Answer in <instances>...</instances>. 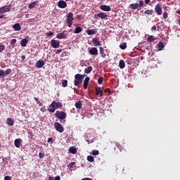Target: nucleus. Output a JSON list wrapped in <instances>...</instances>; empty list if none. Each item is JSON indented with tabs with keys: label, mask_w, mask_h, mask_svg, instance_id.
<instances>
[{
	"label": "nucleus",
	"mask_w": 180,
	"mask_h": 180,
	"mask_svg": "<svg viewBox=\"0 0 180 180\" xmlns=\"http://www.w3.org/2000/svg\"><path fill=\"white\" fill-rule=\"evenodd\" d=\"M81 32H82V28L78 26L75 27L74 33H75L76 34H78V33H81Z\"/></svg>",
	"instance_id": "32"
},
{
	"label": "nucleus",
	"mask_w": 180,
	"mask_h": 180,
	"mask_svg": "<svg viewBox=\"0 0 180 180\" xmlns=\"http://www.w3.org/2000/svg\"><path fill=\"white\" fill-rule=\"evenodd\" d=\"M44 65V60H39L37 62L35 66L37 68H41Z\"/></svg>",
	"instance_id": "15"
},
{
	"label": "nucleus",
	"mask_w": 180,
	"mask_h": 180,
	"mask_svg": "<svg viewBox=\"0 0 180 180\" xmlns=\"http://www.w3.org/2000/svg\"><path fill=\"white\" fill-rule=\"evenodd\" d=\"M39 158H44V153H41V152H40L39 153Z\"/></svg>",
	"instance_id": "48"
},
{
	"label": "nucleus",
	"mask_w": 180,
	"mask_h": 180,
	"mask_svg": "<svg viewBox=\"0 0 180 180\" xmlns=\"http://www.w3.org/2000/svg\"><path fill=\"white\" fill-rule=\"evenodd\" d=\"M63 107V103L60 102H56L53 101L51 104L49 105V108H48L49 112L51 113H54L56 112V109H60V108Z\"/></svg>",
	"instance_id": "1"
},
{
	"label": "nucleus",
	"mask_w": 180,
	"mask_h": 180,
	"mask_svg": "<svg viewBox=\"0 0 180 180\" xmlns=\"http://www.w3.org/2000/svg\"><path fill=\"white\" fill-rule=\"evenodd\" d=\"M73 20H74V14L70 12L69 13H68L67 19H66L67 25L69 27H72V21Z\"/></svg>",
	"instance_id": "2"
},
{
	"label": "nucleus",
	"mask_w": 180,
	"mask_h": 180,
	"mask_svg": "<svg viewBox=\"0 0 180 180\" xmlns=\"http://www.w3.org/2000/svg\"><path fill=\"white\" fill-rule=\"evenodd\" d=\"M139 6H140V8H141L142 6H144V1L141 0L139 1Z\"/></svg>",
	"instance_id": "45"
},
{
	"label": "nucleus",
	"mask_w": 180,
	"mask_h": 180,
	"mask_svg": "<svg viewBox=\"0 0 180 180\" xmlns=\"http://www.w3.org/2000/svg\"><path fill=\"white\" fill-rule=\"evenodd\" d=\"M11 176H6L5 177H4V180H11Z\"/></svg>",
	"instance_id": "51"
},
{
	"label": "nucleus",
	"mask_w": 180,
	"mask_h": 180,
	"mask_svg": "<svg viewBox=\"0 0 180 180\" xmlns=\"http://www.w3.org/2000/svg\"><path fill=\"white\" fill-rule=\"evenodd\" d=\"M119 67L121 69H123V68H124V67H126V63H124V60H120Z\"/></svg>",
	"instance_id": "28"
},
{
	"label": "nucleus",
	"mask_w": 180,
	"mask_h": 180,
	"mask_svg": "<svg viewBox=\"0 0 180 180\" xmlns=\"http://www.w3.org/2000/svg\"><path fill=\"white\" fill-rule=\"evenodd\" d=\"M86 32L89 36H92L94 34H96V33H98V30H96V29L88 30Z\"/></svg>",
	"instance_id": "14"
},
{
	"label": "nucleus",
	"mask_w": 180,
	"mask_h": 180,
	"mask_svg": "<svg viewBox=\"0 0 180 180\" xmlns=\"http://www.w3.org/2000/svg\"><path fill=\"white\" fill-rule=\"evenodd\" d=\"M81 76H82V79H84V78H85V77H86V75H81Z\"/></svg>",
	"instance_id": "62"
},
{
	"label": "nucleus",
	"mask_w": 180,
	"mask_h": 180,
	"mask_svg": "<svg viewBox=\"0 0 180 180\" xmlns=\"http://www.w3.org/2000/svg\"><path fill=\"white\" fill-rule=\"evenodd\" d=\"M0 78H5V71L0 69Z\"/></svg>",
	"instance_id": "39"
},
{
	"label": "nucleus",
	"mask_w": 180,
	"mask_h": 180,
	"mask_svg": "<svg viewBox=\"0 0 180 180\" xmlns=\"http://www.w3.org/2000/svg\"><path fill=\"white\" fill-rule=\"evenodd\" d=\"M48 143H53V138H49V139H48Z\"/></svg>",
	"instance_id": "52"
},
{
	"label": "nucleus",
	"mask_w": 180,
	"mask_h": 180,
	"mask_svg": "<svg viewBox=\"0 0 180 180\" xmlns=\"http://www.w3.org/2000/svg\"><path fill=\"white\" fill-rule=\"evenodd\" d=\"M94 141H95L94 139L86 140V142L88 143V144H91V143H94Z\"/></svg>",
	"instance_id": "50"
},
{
	"label": "nucleus",
	"mask_w": 180,
	"mask_h": 180,
	"mask_svg": "<svg viewBox=\"0 0 180 180\" xmlns=\"http://www.w3.org/2000/svg\"><path fill=\"white\" fill-rule=\"evenodd\" d=\"M146 15L148 16H151L152 15H154V10L150 9V10H146L145 11Z\"/></svg>",
	"instance_id": "29"
},
{
	"label": "nucleus",
	"mask_w": 180,
	"mask_h": 180,
	"mask_svg": "<svg viewBox=\"0 0 180 180\" xmlns=\"http://www.w3.org/2000/svg\"><path fill=\"white\" fill-rule=\"evenodd\" d=\"M92 155H99V150H93L91 152Z\"/></svg>",
	"instance_id": "41"
},
{
	"label": "nucleus",
	"mask_w": 180,
	"mask_h": 180,
	"mask_svg": "<svg viewBox=\"0 0 180 180\" xmlns=\"http://www.w3.org/2000/svg\"><path fill=\"white\" fill-rule=\"evenodd\" d=\"M29 40L27 39H22L20 41V45L22 47H26V44H27Z\"/></svg>",
	"instance_id": "23"
},
{
	"label": "nucleus",
	"mask_w": 180,
	"mask_h": 180,
	"mask_svg": "<svg viewBox=\"0 0 180 180\" xmlns=\"http://www.w3.org/2000/svg\"><path fill=\"white\" fill-rule=\"evenodd\" d=\"M151 0H145V4H146V5H148V4H150V1Z\"/></svg>",
	"instance_id": "58"
},
{
	"label": "nucleus",
	"mask_w": 180,
	"mask_h": 180,
	"mask_svg": "<svg viewBox=\"0 0 180 180\" xmlns=\"http://www.w3.org/2000/svg\"><path fill=\"white\" fill-rule=\"evenodd\" d=\"M67 85H68V80H67V79L62 80V86L63 88H65V86H67Z\"/></svg>",
	"instance_id": "36"
},
{
	"label": "nucleus",
	"mask_w": 180,
	"mask_h": 180,
	"mask_svg": "<svg viewBox=\"0 0 180 180\" xmlns=\"http://www.w3.org/2000/svg\"><path fill=\"white\" fill-rule=\"evenodd\" d=\"M164 47H165V45H164L162 42L160 41L158 44V49L159 51H161V50H162Z\"/></svg>",
	"instance_id": "27"
},
{
	"label": "nucleus",
	"mask_w": 180,
	"mask_h": 180,
	"mask_svg": "<svg viewBox=\"0 0 180 180\" xmlns=\"http://www.w3.org/2000/svg\"><path fill=\"white\" fill-rule=\"evenodd\" d=\"M102 82H103V77H100L98 79V84H99V85H102Z\"/></svg>",
	"instance_id": "42"
},
{
	"label": "nucleus",
	"mask_w": 180,
	"mask_h": 180,
	"mask_svg": "<svg viewBox=\"0 0 180 180\" xmlns=\"http://www.w3.org/2000/svg\"><path fill=\"white\" fill-rule=\"evenodd\" d=\"M49 180H54V178H53L52 176H49Z\"/></svg>",
	"instance_id": "63"
},
{
	"label": "nucleus",
	"mask_w": 180,
	"mask_h": 180,
	"mask_svg": "<svg viewBox=\"0 0 180 180\" xmlns=\"http://www.w3.org/2000/svg\"><path fill=\"white\" fill-rule=\"evenodd\" d=\"M5 50V45L0 46V53H2Z\"/></svg>",
	"instance_id": "47"
},
{
	"label": "nucleus",
	"mask_w": 180,
	"mask_h": 180,
	"mask_svg": "<svg viewBox=\"0 0 180 180\" xmlns=\"http://www.w3.org/2000/svg\"><path fill=\"white\" fill-rule=\"evenodd\" d=\"M82 180H92V179L86 177V178L82 179Z\"/></svg>",
	"instance_id": "60"
},
{
	"label": "nucleus",
	"mask_w": 180,
	"mask_h": 180,
	"mask_svg": "<svg viewBox=\"0 0 180 180\" xmlns=\"http://www.w3.org/2000/svg\"><path fill=\"white\" fill-rule=\"evenodd\" d=\"M12 72V70L11 69H7L6 72H4V78L6 77V75H9Z\"/></svg>",
	"instance_id": "38"
},
{
	"label": "nucleus",
	"mask_w": 180,
	"mask_h": 180,
	"mask_svg": "<svg viewBox=\"0 0 180 180\" xmlns=\"http://www.w3.org/2000/svg\"><path fill=\"white\" fill-rule=\"evenodd\" d=\"M54 180H61V178L60 177V176H57L55 177Z\"/></svg>",
	"instance_id": "55"
},
{
	"label": "nucleus",
	"mask_w": 180,
	"mask_h": 180,
	"mask_svg": "<svg viewBox=\"0 0 180 180\" xmlns=\"http://www.w3.org/2000/svg\"><path fill=\"white\" fill-rule=\"evenodd\" d=\"M61 51H63V49H58L56 51V54H60V53H61Z\"/></svg>",
	"instance_id": "54"
},
{
	"label": "nucleus",
	"mask_w": 180,
	"mask_h": 180,
	"mask_svg": "<svg viewBox=\"0 0 180 180\" xmlns=\"http://www.w3.org/2000/svg\"><path fill=\"white\" fill-rule=\"evenodd\" d=\"M58 8H60L61 9H65V7L67 6V2H65L63 0H60L58 2Z\"/></svg>",
	"instance_id": "10"
},
{
	"label": "nucleus",
	"mask_w": 180,
	"mask_h": 180,
	"mask_svg": "<svg viewBox=\"0 0 180 180\" xmlns=\"http://www.w3.org/2000/svg\"><path fill=\"white\" fill-rule=\"evenodd\" d=\"M75 106L76 109H78L79 110L82 108V103L81 102V101H79L75 103Z\"/></svg>",
	"instance_id": "20"
},
{
	"label": "nucleus",
	"mask_w": 180,
	"mask_h": 180,
	"mask_svg": "<svg viewBox=\"0 0 180 180\" xmlns=\"http://www.w3.org/2000/svg\"><path fill=\"white\" fill-rule=\"evenodd\" d=\"M26 57L25 56H21V60L22 61H25Z\"/></svg>",
	"instance_id": "56"
},
{
	"label": "nucleus",
	"mask_w": 180,
	"mask_h": 180,
	"mask_svg": "<svg viewBox=\"0 0 180 180\" xmlns=\"http://www.w3.org/2000/svg\"><path fill=\"white\" fill-rule=\"evenodd\" d=\"M74 91L75 92H76V94H78V89H77V88L74 87Z\"/></svg>",
	"instance_id": "61"
},
{
	"label": "nucleus",
	"mask_w": 180,
	"mask_h": 180,
	"mask_svg": "<svg viewBox=\"0 0 180 180\" xmlns=\"http://www.w3.org/2000/svg\"><path fill=\"white\" fill-rule=\"evenodd\" d=\"M89 79H91V78H89V77H87L84 79V89H88V85L89 84Z\"/></svg>",
	"instance_id": "13"
},
{
	"label": "nucleus",
	"mask_w": 180,
	"mask_h": 180,
	"mask_svg": "<svg viewBox=\"0 0 180 180\" xmlns=\"http://www.w3.org/2000/svg\"><path fill=\"white\" fill-rule=\"evenodd\" d=\"M54 127L57 131L59 133H63L64 131V127L60 122H55Z\"/></svg>",
	"instance_id": "5"
},
{
	"label": "nucleus",
	"mask_w": 180,
	"mask_h": 180,
	"mask_svg": "<svg viewBox=\"0 0 180 180\" xmlns=\"http://www.w3.org/2000/svg\"><path fill=\"white\" fill-rule=\"evenodd\" d=\"M16 39H13L11 41V46H15V44H16Z\"/></svg>",
	"instance_id": "43"
},
{
	"label": "nucleus",
	"mask_w": 180,
	"mask_h": 180,
	"mask_svg": "<svg viewBox=\"0 0 180 180\" xmlns=\"http://www.w3.org/2000/svg\"><path fill=\"white\" fill-rule=\"evenodd\" d=\"M89 53L91 54V56H98V49L93 47L89 51Z\"/></svg>",
	"instance_id": "16"
},
{
	"label": "nucleus",
	"mask_w": 180,
	"mask_h": 180,
	"mask_svg": "<svg viewBox=\"0 0 180 180\" xmlns=\"http://www.w3.org/2000/svg\"><path fill=\"white\" fill-rule=\"evenodd\" d=\"M109 147L110 148H113L115 151H116V148H118L117 144L116 143V142H110L109 143Z\"/></svg>",
	"instance_id": "18"
},
{
	"label": "nucleus",
	"mask_w": 180,
	"mask_h": 180,
	"mask_svg": "<svg viewBox=\"0 0 180 180\" xmlns=\"http://www.w3.org/2000/svg\"><path fill=\"white\" fill-rule=\"evenodd\" d=\"M51 44L52 46L53 49H58V47H60V41H58L56 39H51Z\"/></svg>",
	"instance_id": "8"
},
{
	"label": "nucleus",
	"mask_w": 180,
	"mask_h": 180,
	"mask_svg": "<svg viewBox=\"0 0 180 180\" xmlns=\"http://www.w3.org/2000/svg\"><path fill=\"white\" fill-rule=\"evenodd\" d=\"M100 9H101V11H104L105 12H110V11L112 10L110 6L107 5H101L100 6Z\"/></svg>",
	"instance_id": "11"
},
{
	"label": "nucleus",
	"mask_w": 180,
	"mask_h": 180,
	"mask_svg": "<svg viewBox=\"0 0 180 180\" xmlns=\"http://www.w3.org/2000/svg\"><path fill=\"white\" fill-rule=\"evenodd\" d=\"M11 11V7L9 6H4L0 8V15L1 13H5Z\"/></svg>",
	"instance_id": "9"
},
{
	"label": "nucleus",
	"mask_w": 180,
	"mask_h": 180,
	"mask_svg": "<svg viewBox=\"0 0 180 180\" xmlns=\"http://www.w3.org/2000/svg\"><path fill=\"white\" fill-rule=\"evenodd\" d=\"M151 30H157V26L153 25V26L151 27Z\"/></svg>",
	"instance_id": "53"
},
{
	"label": "nucleus",
	"mask_w": 180,
	"mask_h": 180,
	"mask_svg": "<svg viewBox=\"0 0 180 180\" xmlns=\"http://www.w3.org/2000/svg\"><path fill=\"white\" fill-rule=\"evenodd\" d=\"M34 101H36V102H37V105H39V106H43V103L40 102L37 97H34Z\"/></svg>",
	"instance_id": "40"
},
{
	"label": "nucleus",
	"mask_w": 180,
	"mask_h": 180,
	"mask_svg": "<svg viewBox=\"0 0 180 180\" xmlns=\"http://www.w3.org/2000/svg\"><path fill=\"white\" fill-rule=\"evenodd\" d=\"M68 36V31H63L60 34H57L56 37L57 39H65Z\"/></svg>",
	"instance_id": "7"
},
{
	"label": "nucleus",
	"mask_w": 180,
	"mask_h": 180,
	"mask_svg": "<svg viewBox=\"0 0 180 180\" xmlns=\"http://www.w3.org/2000/svg\"><path fill=\"white\" fill-rule=\"evenodd\" d=\"M75 165V162H71L68 165V167H69V168H73Z\"/></svg>",
	"instance_id": "44"
},
{
	"label": "nucleus",
	"mask_w": 180,
	"mask_h": 180,
	"mask_svg": "<svg viewBox=\"0 0 180 180\" xmlns=\"http://www.w3.org/2000/svg\"><path fill=\"white\" fill-rule=\"evenodd\" d=\"M6 124L8 125V126H13L14 124V122L12 120V118H7L6 119Z\"/></svg>",
	"instance_id": "26"
},
{
	"label": "nucleus",
	"mask_w": 180,
	"mask_h": 180,
	"mask_svg": "<svg viewBox=\"0 0 180 180\" xmlns=\"http://www.w3.org/2000/svg\"><path fill=\"white\" fill-rule=\"evenodd\" d=\"M87 160L89 161V162H94L95 161V158L92 155L87 156Z\"/></svg>",
	"instance_id": "37"
},
{
	"label": "nucleus",
	"mask_w": 180,
	"mask_h": 180,
	"mask_svg": "<svg viewBox=\"0 0 180 180\" xmlns=\"http://www.w3.org/2000/svg\"><path fill=\"white\" fill-rule=\"evenodd\" d=\"M82 76L81 74H77L75 76V86H77L78 84H82Z\"/></svg>",
	"instance_id": "4"
},
{
	"label": "nucleus",
	"mask_w": 180,
	"mask_h": 180,
	"mask_svg": "<svg viewBox=\"0 0 180 180\" xmlns=\"http://www.w3.org/2000/svg\"><path fill=\"white\" fill-rule=\"evenodd\" d=\"M54 34V32L53 31H49L48 33H46V36H53Z\"/></svg>",
	"instance_id": "49"
},
{
	"label": "nucleus",
	"mask_w": 180,
	"mask_h": 180,
	"mask_svg": "<svg viewBox=\"0 0 180 180\" xmlns=\"http://www.w3.org/2000/svg\"><path fill=\"white\" fill-rule=\"evenodd\" d=\"M120 49H121V50H126V49H127V44L126 42H123L120 45Z\"/></svg>",
	"instance_id": "34"
},
{
	"label": "nucleus",
	"mask_w": 180,
	"mask_h": 180,
	"mask_svg": "<svg viewBox=\"0 0 180 180\" xmlns=\"http://www.w3.org/2000/svg\"><path fill=\"white\" fill-rule=\"evenodd\" d=\"M104 92H110V89H105V90H104Z\"/></svg>",
	"instance_id": "59"
},
{
	"label": "nucleus",
	"mask_w": 180,
	"mask_h": 180,
	"mask_svg": "<svg viewBox=\"0 0 180 180\" xmlns=\"http://www.w3.org/2000/svg\"><path fill=\"white\" fill-rule=\"evenodd\" d=\"M55 116L56 117H57V119H60V120H64V119L67 117V114L63 111L57 110L55 113Z\"/></svg>",
	"instance_id": "3"
},
{
	"label": "nucleus",
	"mask_w": 180,
	"mask_h": 180,
	"mask_svg": "<svg viewBox=\"0 0 180 180\" xmlns=\"http://www.w3.org/2000/svg\"><path fill=\"white\" fill-rule=\"evenodd\" d=\"M155 12L158 16H161V15H162V8H161V4H158L155 6Z\"/></svg>",
	"instance_id": "6"
},
{
	"label": "nucleus",
	"mask_w": 180,
	"mask_h": 180,
	"mask_svg": "<svg viewBox=\"0 0 180 180\" xmlns=\"http://www.w3.org/2000/svg\"><path fill=\"white\" fill-rule=\"evenodd\" d=\"M93 68L92 66H88L84 69L85 74H90L92 72Z\"/></svg>",
	"instance_id": "24"
},
{
	"label": "nucleus",
	"mask_w": 180,
	"mask_h": 180,
	"mask_svg": "<svg viewBox=\"0 0 180 180\" xmlns=\"http://www.w3.org/2000/svg\"><path fill=\"white\" fill-rule=\"evenodd\" d=\"M130 6L133 11H136L139 7V3L131 4Z\"/></svg>",
	"instance_id": "35"
},
{
	"label": "nucleus",
	"mask_w": 180,
	"mask_h": 180,
	"mask_svg": "<svg viewBox=\"0 0 180 180\" xmlns=\"http://www.w3.org/2000/svg\"><path fill=\"white\" fill-rule=\"evenodd\" d=\"M100 53L103 58H105V57H106V53H105V50L103 47H100Z\"/></svg>",
	"instance_id": "31"
},
{
	"label": "nucleus",
	"mask_w": 180,
	"mask_h": 180,
	"mask_svg": "<svg viewBox=\"0 0 180 180\" xmlns=\"http://www.w3.org/2000/svg\"><path fill=\"white\" fill-rule=\"evenodd\" d=\"M39 4V1H35L32 3H31L29 6H28V8L30 9H33V8H36V5H37Z\"/></svg>",
	"instance_id": "22"
},
{
	"label": "nucleus",
	"mask_w": 180,
	"mask_h": 180,
	"mask_svg": "<svg viewBox=\"0 0 180 180\" xmlns=\"http://www.w3.org/2000/svg\"><path fill=\"white\" fill-rule=\"evenodd\" d=\"M69 151L71 154H77V148L74 147V146H71L69 148Z\"/></svg>",
	"instance_id": "25"
},
{
	"label": "nucleus",
	"mask_w": 180,
	"mask_h": 180,
	"mask_svg": "<svg viewBox=\"0 0 180 180\" xmlns=\"http://www.w3.org/2000/svg\"><path fill=\"white\" fill-rule=\"evenodd\" d=\"M92 41L94 44V46H101V42H99V39H98V38H93L92 39Z\"/></svg>",
	"instance_id": "21"
},
{
	"label": "nucleus",
	"mask_w": 180,
	"mask_h": 180,
	"mask_svg": "<svg viewBox=\"0 0 180 180\" xmlns=\"http://www.w3.org/2000/svg\"><path fill=\"white\" fill-rule=\"evenodd\" d=\"M96 95L103 96V90L100 86L96 88Z\"/></svg>",
	"instance_id": "12"
},
{
	"label": "nucleus",
	"mask_w": 180,
	"mask_h": 180,
	"mask_svg": "<svg viewBox=\"0 0 180 180\" xmlns=\"http://www.w3.org/2000/svg\"><path fill=\"white\" fill-rule=\"evenodd\" d=\"M163 18H164L165 19H168V13H167V11H165V12L163 13Z\"/></svg>",
	"instance_id": "46"
},
{
	"label": "nucleus",
	"mask_w": 180,
	"mask_h": 180,
	"mask_svg": "<svg viewBox=\"0 0 180 180\" xmlns=\"http://www.w3.org/2000/svg\"><path fill=\"white\" fill-rule=\"evenodd\" d=\"M95 16H98L101 19H106V18H108V15H106L105 13H98L97 15H95Z\"/></svg>",
	"instance_id": "19"
},
{
	"label": "nucleus",
	"mask_w": 180,
	"mask_h": 180,
	"mask_svg": "<svg viewBox=\"0 0 180 180\" xmlns=\"http://www.w3.org/2000/svg\"><path fill=\"white\" fill-rule=\"evenodd\" d=\"M154 40H155V37H154V35L149 36L147 39L148 43H153V41H154Z\"/></svg>",
	"instance_id": "33"
},
{
	"label": "nucleus",
	"mask_w": 180,
	"mask_h": 180,
	"mask_svg": "<svg viewBox=\"0 0 180 180\" xmlns=\"http://www.w3.org/2000/svg\"><path fill=\"white\" fill-rule=\"evenodd\" d=\"M41 112H44L46 110V108L44 107H42L41 109H40Z\"/></svg>",
	"instance_id": "57"
},
{
	"label": "nucleus",
	"mask_w": 180,
	"mask_h": 180,
	"mask_svg": "<svg viewBox=\"0 0 180 180\" xmlns=\"http://www.w3.org/2000/svg\"><path fill=\"white\" fill-rule=\"evenodd\" d=\"M14 145L19 148L20 147V139H17L14 141Z\"/></svg>",
	"instance_id": "30"
},
{
	"label": "nucleus",
	"mask_w": 180,
	"mask_h": 180,
	"mask_svg": "<svg viewBox=\"0 0 180 180\" xmlns=\"http://www.w3.org/2000/svg\"><path fill=\"white\" fill-rule=\"evenodd\" d=\"M176 13L180 14V11H179V10H177V11H176Z\"/></svg>",
	"instance_id": "64"
},
{
	"label": "nucleus",
	"mask_w": 180,
	"mask_h": 180,
	"mask_svg": "<svg viewBox=\"0 0 180 180\" xmlns=\"http://www.w3.org/2000/svg\"><path fill=\"white\" fill-rule=\"evenodd\" d=\"M13 29H14L15 32H19V30L22 29V27L20 26V23H16L13 25Z\"/></svg>",
	"instance_id": "17"
}]
</instances>
